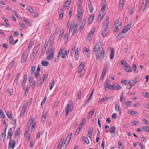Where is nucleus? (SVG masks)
I'll return each mask as SVG.
<instances>
[{"label":"nucleus","mask_w":149,"mask_h":149,"mask_svg":"<svg viewBox=\"0 0 149 149\" xmlns=\"http://www.w3.org/2000/svg\"><path fill=\"white\" fill-rule=\"evenodd\" d=\"M106 17H107V19L105 22V24L104 25V27H108V26L109 24V21L108 20V19H109V18L108 16H106Z\"/></svg>","instance_id":"b1692460"},{"label":"nucleus","mask_w":149,"mask_h":149,"mask_svg":"<svg viewBox=\"0 0 149 149\" xmlns=\"http://www.w3.org/2000/svg\"><path fill=\"white\" fill-rule=\"evenodd\" d=\"M85 63L82 61L80 63L77 70V72L81 73L82 72L85 66Z\"/></svg>","instance_id":"423d86ee"},{"label":"nucleus","mask_w":149,"mask_h":149,"mask_svg":"<svg viewBox=\"0 0 149 149\" xmlns=\"http://www.w3.org/2000/svg\"><path fill=\"white\" fill-rule=\"evenodd\" d=\"M16 142L15 140H13L12 142V145L11 144V147L12 149H13L15 146Z\"/></svg>","instance_id":"e2e57ef3"},{"label":"nucleus","mask_w":149,"mask_h":149,"mask_svg":"<svg viewBox=\"0 0 149 149\" xmlns=\"http://www.w3.org/2000/svg\"><path fill=\"white\" fill-rule=\"evenodd\" d=\"M59 17L60 18H62L63 17V9H61L59 11Z\"/></svg>","instance_id":"4c0bfd02"},{"label":"nucleus","mask_w":149,"mask_h":149,"mask_svg":"<svg viewBox=\"0 0 149 149\" xmlns=\"http://www.w3.org/2000/svg\"><path fill=\"white\" fill-rule=\"evenodd\" d=\"M71 3V1L69 0H67V1L65 2V4H64L63 6V7H67L68 6H69L70 4Z\"/></svg>","instance_id":"c9c22d12"},{"label":"nucleus","mask_w":149,"mask_h":149,"mask_svg":"<svg viewBox=\"0 0 149 149\" xmlns=\"http://www.w3.org/2000/svg\"><path fill=\"white\" fill-rule=\"evenodd\" d=\"M120 6L119 8L121 10L123 9V5L124 4V0H120L119 2Z\"/></svg>","instance_id":"cd10ccee"},{"label":"nucleus","mask_w":149,"mask_h":149,"mask_svg":"<svg viewBox=\"0 0 149 149\" xmlns=\"http://www.w3.org/2000/svg\"><path fill=\"white\" fill-rule=\"evenodd\" d=\"M20 128L19 127L17 129H16L15 133V137H16L19 136L20 134Z\"/></svg>","instance_id":"c85d7f7f"},{"label":"nucleus","mask_w":149,"mask_h":149,"mask_svg":"<svg viewBox=\"0 0 149 149\" xmlns=\"http://www.w3.org/2000/svg\"><path fill=\"white\" fill-rule=\"evenodd\" d=\"M114 53V49L113 48L111 49L110 54V58L111 60H112L113 59Z\"/></svg>","instance_id":"dca6fc26"},{"label":"nucleus","mask_w":149,"mask_h":149,"mask_svg":"<svg viewBox=\"0 0 149 149\" xmlns=\"http://www.w3.org/2000/svg\"><path fill=\"white\" fill-rule=\"evenodd\" d=\"M115 109L116 111H118L119 110V104L116 103L115 105Z\"/></svg>","instance_id":"052dcab7"},{"label":"nucleus","mask_w":149,"mask_h":149,"mask_svg":"<svg viewBox=\"0 0 149 149\" xmlns=\"http://www.w3.org/2000/svg\"><path fill=\"white\" fill-rule=\"evenodd\" d=\"M131 24H128L127 26H125L123 29L122 30L121 33L124 34L127 32L130 29Z\"/></svg>","instance_id":"1a4fd4ad"},{"label":"nucleus","mask_w":149,"mask_h":149,"mask_svg":"<svg viewBox=\"0 0 149 149\" xmlns=\"http://www.w3.org/2000/svg\"><path fill=\"white\" fill-rule=\"evenodd\" d=\"M72 135V133H71L68 135V137L66 138V140L65 141L64 144H65V143L66 142H67V143H69V141L71 138Z\"/></svg>","instance_id":"a211bd4d"},{"label":"nucleus","mask_w":149,"mask_h":149,"mask_svg":"<svg viewBox=\"0 0 149 149\" xmlns=\"http://www.w3.org/2000/svg\"><path fill=\"white\" fill-rule=\"evenodd\" d=\"M77 95H78V99H80L81 97V92L80 90H79L77 93Z\"/></svg>","instance_id":"680f3d73"},{"label":"nucleus","mask_w":149,"mask_h":149,"mask_svg":"<svg viewBox=\"0 0 149 149\" xmlns=\"http://www.w3.org/2000/svg\"><path fill=\"white\" fill-rule=\"evenodd\" d=\"M63 50V49L62 48L60 50L58 54L57 57V58H55L54 61L55 62H57L58 61L59 58L60 57V55L61 54V53H62Z\"/></svg>","instance_id":"9b49d317"},{"label":"nucleus","mask_w":149,"mask_h":149,"mask_svg":"<svg viewBox=\"0 0 149 149\" xmlns=\"http://www.w3.org/2000/svg\"><path fill=\"white\" fill-rule=\"evenodd\" d=\"M102 17V16L101 14L100 13L98 16V19L97 21L98 22H100L101 21V20Z\"/></svg>","instance_id":"0e129e2a"},{"label":"nucleus","mask_w":149,"mask_h":149,"mask_svg":"<svg viewBox=\"0 0 149 149\" xmlns=\"http://www.w3.org/2000/svg\"><path fill=\"white\" fill-rule=\"evenodd\" d=\"M29 54L27 52H24L22 57L21 61L22 63H24L26 61L28 56Z\"/></svg>","instance_id":"20e7f679"},{"label":"nucleus","mask_w":149,"mask_h":149,"mask_svg":"<svg viewBox=\"0 0 149 149\" xmlns=\"http://www.w3.org/2000/svg\"><path fill=\"white\" fill-rule=\"evenodd\" d=\"M27 79V77L26 74H25L23 77V83L25 84L26 83V79Z\"/></svg>","instance_id":"79ce46f5"},{"label":"nucleus","mask_w":149,"mask_h":149,"mask_svg":"<svg viewBox=\"0 0 149 149\" xmlns=\"http://www.w3.org/2000/svg\"><path fill=\"white\" fill-rule=\"evenodd\" d=\"M40 45V43H39L38 45H36L34 47L33 49V52L34 54H37V53L39 49V48L38 47Z\"/></svg>","instance_id":"9d476101"},{"label":"nucleus","mask_w":149,"mask_h":149,"mask_svg":"<svg viewBox=\"0 0 149 149\" xmlns=\"http://www.w3.org/2000/svg\"><path fill=\"white\" fill-rule=\"evenodd\" d=\"M132 69L133 72L135 73H137L138 72V69L135 64H133L132 66Z\"/></svg>","instance_id":"ddd939ff"},{"label":"nucleus","mask_w":149,"mask_h":149,"mask_svg":"<svg viewBox=\"0 0 149 149\" xmlns=\"http://www.w3.org/2000/svg\"><path fill=\"white\" fill-rule=\"evenodd\" d=\"M124 70L127 72H131L132 71V69L131 67L129 66L128 65H126L125 67Z\"/></svg>","instance_id":"4be33fe9"},{"label":"nucleus","mask_w":149,"mask_h":149,"mask_svg":"<svg viewBox=\"0 0 149 149\" xmlns=\"http://www.w3.org/2000/svg\"><path fill=\"white\" fill-rule=\"evenodd\" d=\"M143 128L145 131L149 133V127L147 126H143Z\"/></svg>","instance_id":"de8ad7c7"},{"label":"nucleus","mask_w":149,"mask_h":149,"mask_svg":"<svg viewBox=\"0 0 149 149\" xmlns=\"http://www.w3.org/2000/svg\"><path fill=\"white\" fill-rule=\"evenodd\" d=\"M111 98L112 97L111 95H109V96H106L105 97L102 99L100 100V101L104 102L107 100H110L111 99Z\"/></svg>","instance_id":"4468645a"},{"label":"nucleus","mask_w":149,"mask_h":149,"mask_svg":"<svg viewBox=\"0 0 149 149\" xmlns=\"http://www.w3.org/2000/svg\"><path fill=\"white\" fill-rule=\"evenodd\" d=\"M146 5V2H145V4L144 5H142V6L141 7V11L143 12L144 10L145 9V8Z\"/></svg>","instance_id":"864d4df0"},{"label":"nucleus","mask_w":149,"mask_h":149,"mask_svg":"<svg viewBox=\"0 0 149 149\" xmlns=\"http://www.w3.org/2000/svg\"><path fill=\"white\" fill-rule=\"evenodd\" d=\"M15 64V62L14 61H13L12 63H10L8 65V67L9 69H11L13 68Z\"/></svg>","instance_id":"6ab92c4d"},{"label":"nucleus","mask_w":149,"mask_h":149,"mask_svg":"<svg viewBox=\"0 0 149 149\" xmlns=\"http://www.w3.org/2000/svg\"><path fill=\"white\" fill-rule=\"evenodd\" d=\"M47 47V45H45L44 46V48L42 49V51L40 54V55L41 56H43V55L44 54V53L45 52L46 50V48Z\"/></svg>","instance_id":"58836bf2"},{"label":"nucleus","mask_w":149,"mask_h":149,"mask_svg":"<svg viewBox=\"0 0 149 149\" xmlns=\"http://www.w3.org/2000/svg\"><path fill=\"white\" fill-rule=\"evenodd\" d=\"M5 117V115L1 110L0 109V117L2 118H4Z\"/></svg>","instance_id":"ea45409f"},{"label":"nucleus","mask_w":149,"mask_h":149,"mask_svg":"<svg viewBox=\"0 0 149 149\" xmlns=\"http://www.w3.org/2000/svg\"><path fill=\"white\" fill-rule=\"evenodd\" d=\"M94 17V15L93 14H92L90 15L88 19V22L89 24H90L92 22Z\"/></svg>","instance_id":"2eb2a0df"},{"label":"nucleus","mask_w":149,"mask_h":149,"mask_svg":"<svg viewBox=\"0 0 149 149\" xmlns=\"http://www.w3.org/2000/svg\"><path fill=\"white\" fill-rule=\"evenodd\" d=\"M95 111V109H92L88 114L87 118H91L93 116Z\"/></svg>","instance_id":"f8f14e48"},{"label":"nucleus","mask_w":149,"mask_h":149,"mask_svg":"<svg viewBox=\"0 0 149 149\" xmlns=\"http://www.w3.org/2000/svg\"><path fill=\"white\" fill-rule=\"evenodd\" d=\"M89 10L91 13L93 12L94 9L92 5H90L88 6Z\"/></svg>","instance_id":"09e8293b"},{"label":"nucleus","mask_w":149,"mask_h":149,"mask_svg":"<svg viewBox=\"0 0 149 149\" xmlns=\"http://www.w3.org/2000/svg\"><path fill=\"white\" fill-rule=\"evenodd\" d=\"M109 64V62H105L104 64V65L103 68L107 70L108 68V65Z\"/></svg>","instance_id":"c03bdc74"},{"label":"nucleus","mask_w":149,"mask_h":149,"mask_svg":"<svg viewBox=\"0 0 149 149\" xmlns=\"http://www.w3.org/2000/svg\"><path fill=\"white\" fill-rule=\"evenodd\" d=\"M118 147L119 149H123V146L120 141H119L118 143Z\"/></svg>","instance_id":"49530a36"},{"label":"nucleus","mask_w":149,"mask_h":149,"mask_svg":"<svg viewBox=\"0 0 149 149\" xmlns=\"http://www.w3.org/2000/svg\"><path fill=\"white\" fill-rule=\"evenodd\" d=\"M9 40L10 43L12 44V43L14 41V38L12 35L10 36Z\"/></svg>","instance_id":"6e6d98bb"},{"label":"nucleus","mask_w":149,"mask_h":149,"mask_svg":"<svg viewBox=\"0 0 149 149\" xmlns=\"http://www.w3.org/2000/svg\"><path fill=\"white\" fill-rule=\"evenodd\" d=\"M113 86H114V90H120L121 89V86L118 83L115 84Z\"/></svg>","instance_id":"412c9836"},{"label":"nucleus","mask_w":149,"mask_h":149,"mask_svg":"<svg viewBox=\"0 0 149 149\" xmlns=\"http://www.w3.org/2000/svg\"><path fill=\"white\" fill-rule=\"evenodd\" d=\"M93 91L92 92H91L90 96H89V98L87 100V101L86 102V104H88L90 102L91 99V98L92 96V95L93 94Z\"/></svg>","instance_id":"e433bc0d"},{"label":"nucleus","mask_w":149,"mask_h":149,"mask_svg":"<svg viewBox=\"0 0 149 149\" xmlns=\"http://www.w3.org/2000/svg\"><path fill=\"white\" fill-rule=\"evenodd\" d=\"M137 113L135 111H132L130 113V114L132 116H136Z\"/></svg>","instance_id":"5fc2aeb1"},{"label":"nucleus","mask_w":149,"mask_h":149,"mask_svg":"<svg viewBox=\"0 0 149 149\" xmlns=\"http://www.w3.org/2000/svg\"><path fill=\"white\" fill-rule=\"evenodd\" d=\"M8 126L7 125H6V127L4 129V132H1V135L0 137V139L1 141H3L4 140V139L6 137V130L7 127Z\"/></svg>","instance_id":"6e6552de"},{"label":"nucleus","mask_w":149,"mask_h":149,"mask_svg":"<svg viewBox=\"0 0 149 149\" xmlns=\"http://www.w3.org/2000/svg\"><path fill=\"white\" fill-rule=\"evenodd\" d=\"M94 54H95L97 60L99 61H102L104 57V50L102 49L100 51L96 52Z\"/></svg>","instance_id":"f257e3e1"},{"label":"nucleus","mask_w":149,"mask_h":149,"mask_svg":"<svg viewBox=\"0 0 149 149\" xmlns=\"http://www.w3.org/2000/svg\"><path fill=\"white\" fill-rule=\"evenodd\" d=\"M61 54H62V57L63 58H65L67 55V51L66 50V49L64 50V49H63Z\"/></svg>","instance_id":"bb28decb"},{"label":"nucleus","mask_w":149,"mask_h":149,"mask_svg":"<svg viewBox=\"0 0 149 149\" xmlns=\"http://www.w3.org/2000/svg\"><path fill=\"white\" fill-rule=\"evenodd\" d=\"M103 43L102 42H99L97 43L93 49V53L94 54L96 52H97L102 48Z\"/></svg>","instance_id":"f03ea898"},{"label":"nucleus","mask_w":149,"mask_h":149,"mask_svg":"<svg viewBox=\"0 0 149 149\" xmlns=\"http://www.w3.org/2000/svg\"><path fill=\"white\" fill-rule=\"evenodd\" d=\"M93 129L92 128V130L89 131L88 132V134H89V137H90L92 135V133L93 132Z\"/></svg>","instance_id":"69168bd1"},{"label":"nucleus","mask_w":149,"mask_h":149,"mask_svg":"<svg viewBox=\"0 0 149 149\" xmlns=\"http://www.w3.org/2000/svg\"><path fill=\"white\" fill-rule=\"evenodd\" d=\"M121 22L119 21V19H118L115 23V27H114L113 29L114 31L115 32L117 31L119 29L118 27L121 26Z\"/></svg>","instance_id":"7ed1b4c3"},{"label":"nucleus","mask_w":149,"mask_h":149,"mask_svg":"<svg viewBox=\"0 0 149 149\" xmlns=\"http://www.w3.org/2000/svg\"><path fill=\"white\" fill-rule=\"evenodd\" d=\"M122 33H121V32L118 34L116 37L117 39H120L121 38H123L125 36V35Z\"/></svg>","instance_id":"393cba45"},{"label":"nucleus","mask_w":149,"mask_h":149,"mask_svg":"<svg viewBox=\"0 0 149 149\" xmlns=\"http://www.w3.org/2000/svg\"><path fill=\"white\" fill-rule=\"evenodd\" d=\"M36 68L35 66H33L31 67V72L32 74L34 72Z\"/></svg>","instance_id":"338daca9"},{"label":"nucleus","mask_w":149,"mask_h":149,"mask_svg":"<svg viewBox=\"0 0 149 149\" xmlns=\"http://www.w3.org/2000/svg\"><path fill=\"white\" fill-rule=\"evenodd\" d=\"M106 3L105 2H104L102 5V12L104 11L106 9Z\"/></svg>","instance_id":"a18cd8bd"},{"label":"nucleus","mask_w":149,"mask_h":149,"mask_svg":"<svg viewBox=\"0 0 149 149\" xmlns=\"http://www.w3.org/2000/svg\"><path fill=\"white\" fill-rule=\"evenodd\" d=\"M64 140V138H62L60 142L58 144V148L59 149H60L61 147L62 146V145L63 141Z\"/></svg>","instance_id":"c756f323"},{"label":"nucleus","mask_w":149,"mask_h":149,"mask_svg":"<svg viewBox=\"0 0 149 149\" xmlns=\"http://www.w3.org/2000/svg\"><path fill=\"white\" fill-rule=\"evenodd\" d=\"M22 19L24 20V22L27 25L30 26L31 25V23L30 21H28L24 17V18Z\"/></svg>","instance_id":"2f4dec72"},{"label":"nucleus","mask_w":149,"mask_h":149,"mask_svg":"<svg viewBox=\"0 0 149 149\" xmlns=\"http://www.w3.org/2000/svg\"><path fill=\"white\" fill-rule=\"evenodd\" d=\"M78 25V24H75L74 26V29L73 32H72V33H75L76 34L77 33L78 31L77 30V26Z\"/></svg>","instance_id":"72a5a7b5"},{"label":"nucleus","mask_w":149,"mask_h":149,"mask_svg":"<svg viewBox=\"0 0 149 149\" xmlns=\"http://www.w3.org/2000/svg\"><path fill=\"white\" fill-rule=\"evenodd\" d=\"M86 122V118H84L81 121L80 123V126H83L85 124Z\"/></svg>","instance_id":"4d7b16f0"},{"label":"nucleus","mask_w":149,"mask_h":149,"mask_svg":"<svg viewBox=\"0 0 149 149\" xmlns=\"http://www.w3.org/2000/svg\"><path fill=\"white\" fill-rule=\"evenodd\" d=\"M42 65L44 66H47L49 65V63L46 60L43 61H42Z\"/></svg>","instance_id":"473e14b6"},{"label":"nucleus","mask_w":149,"mask_h":149,"mask_svg":"<svg viewBox=\"0 0 149 149\" xmlns=\"http://www.w3.org/2000/svg\"><path fill=\"white\" fill-rule=\"evenodd\" d=\"M86 20L84 19L81 22V25L80 26L79 29V30L80 31H81V29L84 28V26L85 24Z\"/></svg>","instance_id":"f3484780"},{"label":"nucleus","mask_w":149,"mask_h":149,"mask_svg":"<svg viewBox=\"0 0 149 149\" xmlns=\"http://www.w3.org/2000/svg\"><path fill=\"white\" fill-rule=\"evenodd\" d=\"M19 74H19V73H18L17 74V75L16 77L15 80V81H14V83H16V84L17 85L18 84V79L19 78Z\"/></svg>","instance_id":"f704fd0d"},{"label":"nucleus","mask_w":149,"mask_h":149,"mask_svg":"<svg viewBox=\"0 0 149 149\" xmlns=\"http://www.w3.org/2000/svg\"><path fill=\"white\" fill-rule=\"evenodd\" d=\"M54 85V81L52 80V82L49 84V86L50 90H52Z\"/></svg>","instance_id":"37998d69"},{"label":"nucleus","mask_w":149,"mask_h":149,"mask_svg":"<svg viewBox=\"0 0 149 149\" xmlns=\"http://www.w3.org/2000/svg\"><path fill=\"white\" fill-rule=\"evenodd\" d=\"M109 81L107 80L104 84V88L105 87L107 88L108 89L110 90H114V86L113 85H112L110 84H109Z\"/></svg>","instance_id":"39448f33"},{"label":"nucleus","mask_w":149,"mask_h":149,"mask_svg":"<svg viewBox=\"0 0 149 149\" xmlns=\"http://www.w3.org/2000/svg\"><path fill=\"white\" fill-rule=\"evenodd\" d=\"M13 135V131L12 128H10L9 130L8 131V136H7V139L9 138V136H12Z\"/></svg>","instance_id":"aec40b11"},{"label":"nucleus","mask_w":149,"mask_h":149,"mask_svg":"<svg viewBox=\"0 0 149 149\" xmlns=\"http://www.w3.org/2000/svg\"><path fill=\"white\" fill-rule=\"evenodd\" d=\"M33 122V120L32 119H30L27 123V127H29Z\"/></svg>","instance_id":"8fccbe9b"},{"label":"nucleus","mask_w":149,"mask_h":149,"mask_svg":"<svg viewBox=\"0 0 149 149\" xmlns=\"http://www.w3.org/2000/svg\"><path fill=\"white\" fill-rule=\"evenodd\" d=\"M116 128L115 127L112 126L110 130V132L111 134H114L115 133V130H116Z\"/></svg>","instance_id":"5701e85b"},{"label":"nucleus","mask_w":149,"mask_h":149,"mask_svg":"<svg viewBox=\"0 0 149 149\" xmlns=\"http://www.w3.org/2000/svg\"><path fill=\"white\" fill-rule=\"evenodd\" d=\"M121 82L124 84L126 85L127 84H130L131 81L129 80H121Z\"/></svg>","instance_id":"7c9ffc66"},{"label":"nucleus","mask_w":149,"mask_h":149,"mask_svg":"<svg viewBox=\"0 0 149 149\" xmlns=\"http://www.w3.org/2000/svg\"><path fill=\"white\" fill-rule=\"evenodd\" d=\"M127 64V62L125 61H121V65L124 67H125L126 66Z\"/></svg>","instance_id":"774afa93"},{"label":"nucleus","mask_w":149,"mask_h":149,"mask_svg":"<svg viewBox=\"0 0 149 149\" xmlns=\"http://www.w3.org/2000/svg\"><path fill=\"white\" fill-rule=\"evenodd\" d=\"M33 42H30L29 43V45L28 47V50H29L32 47V46L33 45Z\"/></svg>","instance_id":"bf43d9fd"},{"label":"nucleus","mask_w":149,"mask_h":149,"mask_svg":"<svg viewBox=\"0 0 149 149\" xmlns=\"http://www.w3.org/2000/svg\"><path fill=\"white\" fill-rule=\"evenodd\" d=\"M54 55V53L53 52H51L47 56V59L49 60H51L53 58Z\"/></svg>","instance_id":"a878e982"},{"label":"nucleus","mask_w":149,"mask_h":149,"mask_svg":"<svg viewBox=\"0 0 149 149\" xmlns=\"http://www.w3.org/2000/svg\"><path fill=\"white\" fill-rule=\"evenodd\" d=\"M60 29L61 28L60 26H58L56 30L55 31L54 33V34L55 35H57L59 32Z\"/></svg>","instance_id":"3c124183"},{"label":"nucleus","mask_w":149,"mask_h":149,"mask_svg":"<svg viewBox=\"0 0 149 149\" xmlns=\"http://www.w3.org/2000/svg\"><path fill=\"white\" fill-rule=\"evenodd\" d=\"M64 33V31L63 30H61L60 31V32L59 34V36L58 37V38L60 39L62 37L63 33Z\"/></svg>","instance_id":"603ef678"},{"label":"nucleus","mask_w":149,"mask_h":149,"mask_svg":"<svg viewBox=\"0 0 149 149\" xmlns=\"http://www.w3.org/2000/svg\"><path fill=\"white\" fill-rule=\"evenodd\" d=\"M73 108V106L72 105H70L69 104H68L66 106V115L67 116L68 114V113L70 111H71L72 110Z\"/></svg>","instance_id":"0eeeda50"},{"label":"nucleus","mask_w":149,"mask_h":149,"mask_svg":"<svg viewBox=\"0 0 149 149\" xmlns=\"http://www.w3.org/2000/svg\"><path fill=\"white\" fill-rule=\"evenodd\" d=\"M45 81V80H44L43 79H40L39 80V83H38L37 84L38 86H38H40L42 83H43V82H44V81Z\"/></svg>","instance_id":"a19ab883"},{"label":"nucleus","mask_w":149,"mask_h":149,"mask_svg":"<svg viewBox=\"0 0 149 149\" xmlns=\"http://www.w3.org/2000/svg\"><path fill=\"white\" fill-rule=\"evenodd\" d=\"M6 115L10 119H11L12 118V115L11 113L9 112H8L6 113Z\"/></svg>","instance_id":"13d9d810"}]
</instances>
